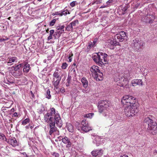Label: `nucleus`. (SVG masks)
<instances>
[{
  "label": "nucleus",
  "instance_id": "obj_6",
  "mask_svg": "<svg viewBox=\"0 0 157 157\" xmlns=\"http://www.w3.org/2000/svg\"><path fill=\"white\" fill-rule=\"evenodd\" d=\"M117 81H119V82L121 84L120 86H122L124 88H127L129 87L128 85L129 79L124 75V74L121 75V76L118 78Z\"/></svg>",
  "mask_w": 157,
  "mask_h": 157
},
{
  "label": "nucleus",
  "instance_id": "obj_60",
  "mask_svg": "<svg viewBox=\"0 0 157 157\" xmlns=\"http://www.w3.org/2000/svg\"><path fill=\"white\" fill-rule=\"evenodd\" d=\"M58 139H59V141H61V140H62V139H63V138H62V137L60 136V137H59L58 138Z\"/></svg>",
  "mask_w": 157,
  "mask_h": 157
},
{
  "label": "nucleus",
  "instance_id": "obj_61",
  "mask_svg": "<svg viewBox=\"0 0 157 157\" xmlns=\"http://www.w3.org/2000/svg\"><path fill=\"white\" fill-rule=\"evenodd\" d=\"M14 111V108H12L11 110V112H13Z\"/></svg>",
  "mask_w": 157,
  "mask_h": 157
},
{
  "label": "nucleus",
  "instance_id": "obj_28",
  "mask_svg": "<svg viewBox=\"0 0 157 157\" xmlns=\"http://www.w3.org/2000/svg\"><path fill=\"white\" fill-rule=\"evenodd\" d=\"M115 39H117L120 41H123L124 40L119 33L115 36Z\"/></svg>",
  "mask_w": 157,
  "mask_h": 157
},
{
  "label": "nucleus",
  "instance_id": "obj_13",
  "mask_svg": "<svg viewBox=\"0 0 157 157\" xmlns=\"http://www.w3.org/2000/svg\"><path fill=\"white\" fill-rule=\"evenodd\" d=\"M54 118L55 123L56 124L58 127L60 128L62 125V122L60 115L58 113H56L54 116Z\"/></svg>",
  "mask_w": 157,
  "mask_h": 157
},
{
  "label": "nucleus",
  "instance_id": "obj_41",
  "mask_svg": "<svg viewBox=\"0 0 157 157\" xmlns=\"http://www.w3.org/2000/svg\"><path fill=\"white\" fill-rule=\"evenodd\" d=\"M94 46H93V44H92V42L91 41H90L88 42V45L87 46V49L90 50L92 48L94 47Z\"/></svg>",
  "mask_w": 157,
  "mask_h": 157
},
{
  "label": "nucleus",
  "instance_id": "obj_49",
  "mask_svg": "<svg viewBox=\"0 0 157 157\" xmlns=\"http://www.w3.org/2000/svg\"><path fill=\"white\" fill-rule=\"evenodd\" d=\"M82 91L84 93H87L88 92V91L87 90H86L85 89H82Z\"/></svg>",
  "mask_w": 157,
  "mask_h": 157
},
{
  "label": "nucleus",
  "instance_id": "obj_22",
  "mask_svg": "<svg viewBox=\"0 0 157 157\" xmlns=\"http://www.w3.org/2000/svg\"><path fill=\"white\" fill-rule=\"evenodd\" d=\"M19 68H23V69H26L27 68H29V69L30 65L27 63H23L17 66V69H19Z\"/></svg>",
  "mask_w": 157,
  "mask_h": 157
},
{
  "label": "nucleus",
  "instance_id": "obj_34",
  "mask_svg": "<svg viewBox=\"0 0 157 157\" xmlns=\"http://www.w3.org/2000/svg\"><path fill=\"white\" fill-rule=\"evenodd\" d=\"M58 79H59L58 80H57L55 82H53V84L54 86L56 88L57 87V86L59 85V82H60V81L61 80V78H58Z\"/></svg>",
  "mask_w": 157,
  "mask_h": 157
},
{
  "label": "nucleus",
  "instance_id": "obj_36",
  "mask_svg": "<svg viewBox=\"0 0 157 157\" xmlns=\"http://www.w3.org/2000/svg\"><path fill=\"white\" fill-rule=\"evenodd\" d=\"M30 122V119L29 118H27L23 121L22 122V124L23 125H25Z\"/></svg>",
  "mask_w": 157,
  "mask_h": 157
},
{
  "label": "nucleus",
  "instance_id": "obj_58",
  "mask_svg": "<svg viewBox=\"0 0 157 157\" xmlns=\"http://www.w3.org/2000/svg\"><path fill=\"white\" fill-rule=\"evenodd\" d=\"M153 153L154 154V155H156V154H157V150H154L153 151Z\"/></svg>",
  "mask_w": 157,
  "mask_h": 157
},
{
  "label": "nucleus",
  "instance_id": "obj_43",
  "mask_svg": "<svg viewBox=\"0 0 157 157\" xmlns=\"http://www.w3.org/2000/svg\"><path fill=\"white\" fill-rule=\"evenodd\" d=\"M52 155L53 156V157H59V154L58 153L55 152L52 153Z\"/></svg>",
  "mask_w": 157,
  "mask_h": 157
},
{
  "label": "nucleus",
  "instance_id": "obj_16",
  "mask_svg": "<svg viewBox=\"0 0 157 157\" xmlns=\"http://www.w3.org/2000/svg\"><path fill=\"white\" fill-rule=\"evenodd\" d=\"M62 142L64 144H66V147L67 148H69L71 146V143L70 141V139L68 137L65 136L63 138Z\"/></svg>",
  "mask_w": 157,
  "mask_h": 157
},
{
  "label": "nucleus",
  "instance_id": "obj_42",
  "mask_svg": "<svg viewBox=\"0 0 157 157\" xmlns=\"http://www.w3.org/2000/svg\"><path fill=\"white\" fill-rule=\"evenodd\" d=\"M56 21V19H53L50 23V25L51 26H53L55 23Z\"/></svg>",
  "mask_w": 157,
  "mask_h": 157
},
{
  "label": "nucleus",
  "instance_id": "obj_5",
  "mask_svg": "<svg viewBox=\"0 0 157 157\" xmlns=\"http://www.w3.org/2000/svg\"><path fill=\"white\" fill-rule=\"evenodd\" d=\"M108 107V102L105 100H101L99 101L98 103V108L99 112L101 113L102 112L103 115L105 116H106L107 108Z\"/></svg>",
  "mask_w": 157,
  "mask_h": 157
},
{
  "label": "nucleus",
  "instance_id": "obj_11",
  "mask_svg": "<svg viewBox=\"0 0 157 157\" xmlns=\"http://www.w3.org/2000/svg\"><path fill=\"white\" fill-rule=\"evenodd\" d=\"M53 116L50 115L48 113H47L44 115V119L45 122L50 124L51 123H55Z\"/></svg>",
  "mask_w": 157,
  "mask_h": 157
},
{
  "label": "nucleus",
  "instance_id": "obj_40",
  "mask_svg": "<svg viewBox=\"0 0 157 157\" xmlns=\"http://www.w3.org/2000/svg\"><path fill=\"white\" fill-rule=\"evenodd\" d=\"M0 139H2L4 141H6V138L5 136L2 133H0Z\"/></svg>",
  "mask_w": 157,
  "mask_h": 157
},
{
  "label": "nucleus",
  "instance_id": "obj_47",
  "mask_svg": "<svg viewBox=\"0 0 157 157\" xmlns=\"http://www.w3.org/2000/svg\"><path fill=\"white\" fill-rule=\"evenodd\" d=\"M53 16H55V15H59L60 16V12L59 11L55 12V13H52Z\"/></svg>",
  "mask_w": 157,
  "mask_h": 157
},
{
  "label": "nucleus",
  "instance_id": "obj_19",
  "mask_svg": "<svg viewBox=\"0 0 157 157\" xmlns=\"http://www.w3.org/2000/svg\"><path fill=\"white\" fill-rule=\"evenodd\" d=\"M45 107L42 104H39L37 109V112L40 114H44L45 113Z\"/></svg>",
  "mask_w": 157,
  "mask_h": 157
},
{
  "label": "nucleus",
  "instance_id": "obj_29",
  "mask_svg": "<svg viewBox=\"0 0 157 157\" xmlns=\"http://www.w3.org/2000/svg\"><path fill=\"white\" fill-rule=\"evenodd\" d=\"M121 37L123 38V39H126L127 37L126 36V33L124 31H121L119 33Z\"/></svg>",
  "mask_w": 157,
  "mask_h": 157
},
{
  "label": "nucleus",
  "instance_id": "obj_37",
  "mask_svg": "<svg viewBox=\"0 0 157 157\" xmlns=\"http://www.w3.org/2000/svg\"><path fill=\"white\" fill-rule=\"evenodd\" d=\"M50 92L49 90H48L46 94V97L48 99H50L51 98V95L50 94Z\"/></svg>",
  "mask_w": 157,
  "mask_h": 157
},
{
  "label": "nucleus",
  "instance_id": "obj_18",
  "mask_svg": "<svg viewBox=\"0 0 157 157\" xmlns=\"http://www.w3.org/2000/svg\"><path fill=\"white\" fill-rule=\"evenodd\" d=\"M55 123H51L49 125L50 131L49 134L51 135L52 134L55 132L56 130V127H55Z\"/></svg>",
  "mask_w": 157,
  "mask_h": 157
},
{
  "label": "nucleus",
  "instance_id": "obj_20",
  "mask_svg": "<svg viewBox=\"0 0 157 157\" xmlns=\"http://www.w3.org/2000/svg\"><path fill=\"white\" fill-rule=\"evenodd\" d=\"M132 84L133 86H136L137 85H142V81L141 79H134L132 81Z\"/></svg>",
  "mask_w": 157,
  "mask_h": 157
},
{
  "label": "nucleus",
  "instance_id": "obj_24",
  "mask_svg": "<svg viewBox=\"0 0 157 157\" xmlns=\"http://www.w3.org/2000/svg\"><path fill=\"white\" fill-rule=\"evenodd\" d=\"M81 81L84 88H86L88 86V82L86 79L84 77L82 78Z\"/></svg>",
  "mask_w": 157,
  "mask_h": 157
},
{
  "label": "nucleus",
  "instance_id": "obj_54",
  "mask_svg": "<svg viewBox=\"0 0 157 157\" xmlns=\"http://www.w3.org/2000/svg\"><path fill=\"white\" fill-rule=\"evenodd\" d=\"M23 71L24 72L27 73L29 71V69H23Z\"/></svg>",
  "mask_w": 157,
  "mask_h": 157
},
{
  "label": "nucleus",
  "instance_id": "obj_53",
  "mask_svg": "<svg viewBox=\"0 0 157 157\" xmlns=\"http://www.w3.org/2000/svg\"><path fill=\"white\" fill-rule=\"evenodd\" d=\"M58 78H57L53 77V79H52V82H55L57 80H59Z\"/></svg>",
  "mask_w": 157,
  "mask_h": 157
},
{
  "label": "nucleus",
  "instance_id": "obj_26",
  "mask_svg": "<svg viewBox=\"0 0 157 157\" xmlns=\"http://www.w3.org/2000/svg\"><path fill=\"white\" fill-rule=\"evenodd\" d=\"M60 16H62L63 15H66L67 14H70L69 11L67 10H63L59 11Z\"/></svg>",
  "mask_w": 157,
  "mask_h": 157
},
{
  "label": "nucleus",
  "instance_id": "obj_2",
  "mask_svg": "<svg viewBox=\"0 0 157 157\" xmlns=\"http://www.w3.org/2000/svg\"><path fill=\"white\" fill-rule=\"evenodd\" d=\"M121 102L124 105H125V103H129L130 105L129 106L133 107H136V109H138L139 104L136 98L133 96L125 95L122 98Z\"/></svg>",
  "mask_w": 157,
  "mask_h": 157
},
{
  "label": "nucleus",
  "instance_id": "obj_48",
  "mask_svg": "<svg viewBox=\"0 0 157 157\" xmlns=\"http://www.w3.org/2000/svg\"><path fill=\"white\" fill-rule=\"evenodd\" d=\"M49 32V34H50L51 35H52L54 33V31L53 29L51 30Z\"/></svg>",
  "mask_w": 157,
  "mask_h": 157
},
{
  "label": "nucleus",
  "instance_id": "obj_46",
  "mask_svg": "<svg viewBox=\"0 0 157 157\" xmlns=\"http://www.w3.org/2000/svg\"><path fill=\"white\" fill-rule=\"evenodd\" d=\"M67 66V64L66 63H63L62 66V69H66Z\"/></svg>",
  "mask_w": 157,
  "mask_h": 157
},
{
  "label": "nucleus",
  "instance_id": "obj_38",
  "mask_svg": "<svg viewBox=\"0 0 157 157\" xmlns=\"http://www.w3.org/2000/svg\"><path fill=\"white\" fill-rule=\"evenodd\" d=\"M94 115V113H90L86 114H85L84 115V117L91 118Z\"/></svg>",
  "mask_w": 157,
  "mask_h": 157
},
{
  "label": "nucleus",
  "instance_id": "obj_32",
  "mask_svg": "<svg viewBox=\"0 0 157 157\" xmlns=\"http://www.w3.org/2000/svg\"><path fill=\"white\" fill-rule=\"evenodd\" d=\"M51 111L50 113H48L49 115L53 116H54L56 114V110L55 108H52L51 109Z\"/></svg>",
  "mask_w": 157,
  "mask_h": 157
},
{
  "label": "nucleus",
  "instance_id": "obj_4",
  "mask_svg": "<svg viewBox=\"0 0 157 157\" xmlns=\"http://www.w3.org/2000/svg\"><path fill=\"white\" fill-rule=\"evenodd\" d=\"M124 111L125 114L128 117L133 116L138 112V109L131 106L125 105Z\"/></svg>",
  "mask_w": 157,
  "mask_h": 157
},
{
  "label": "nucleus",
  "instance_id": "obj_35",
  "mask_svg": "<svg viewBox=\"0 0 157 157\" xmlns=\"http://www.w3.org/2000/svg\"><path fill=\"white\" fill-rule=\"evenodd\" d=\"M64 25H62L61 26H58L57 27V29L58 30H60L61 33H62L64 32Z\"/></svg>",
  "mask_w": 157,
  "mask_h": 157
},
{
  "label": "nucleus",
  "instance_id": "obj_1",
  "mask_svg": "<svg viewBox=\"0 0 157 157\" xmlns=\"http://www.w3.org/2000/svg\"><path fill=\"white\" fill-rule=\"evenodd\" d=\"M152 117L149 115L147 117H145L143 120V123L148 125L147 130L149 132L153 135L157 133V123L152 120Z\"/></svg>",
  "mask_w": 157,
  "mask_h": 157
},
{
  "label": "nucleus",
  "instance_id": "obj_63",
  "mask_svg": "<svg viewBox=\"0 0 157 157\" xmlns=\"http://www.w3.org/2000/svg\"><path fill=\"white\" fill-rule=\"evenodd\" d=\"M31 94H32V96H34V95L32 91H31Z\"/></svg>",
  "mask_w": 157,
  "mask_h": 157
},
{
  "label": "nucleus",
  "instance_id": "obj_9",
  "mask_svg": "<svg viewBox=\"0 0 157 157\" xmlns=\"http://www.w3.org/2000/svg\"><path fill=\"white\" fill-rule=\"evenodd\" d=\"M82 126V130L85 132H87L92 130L91 127L89 126L88 121L86 120H83L81 123Z\"/></svg>",
  "mask_w": 157,
  "mask_h": 157
},
{
  "label": "nucleus",
  "instance_id": "obj_8",
  "mask_svg": "<svg viewBox=\"0 0 157 157\" xmlns=\"http://www.w3.org/2000/svg\"><path fill=\"white\" fill-rule=\"evenodd\" d=\"M144 42L138 39H136L134 40L132 44V46L133 47L134 49L139 50L144 45Z\"/></svg>",
  "mask_w": 157,
  "mask_h": 157
},
{
  "label": "nucleus",
  "instance_id": "obj_44",
  "mask_svg": "<svg viewBox=\"0 0 157 157\" xmlns=\"http://www.w3.org/2000/svg\"><path fill=\"white\" fill-rule=\"evenodd\" d=\"M78 3L76 1H74L70 3V6L72 7H74L76 4H77Z\"/></svg>",
  "mask_w": 157,
  "mask_h": 157
},
{
  "label": "nucleus",
  "instance_id": "obj_33",
  "mask_svg": "<svg viewBox=\"0 0 157 157\" xmlns=\"http://www.w3.org/2000/svg\"><path fill=\"white\" fill-rule=\"evenodd\" d=\"M58 71V69H56L53 74V77L54 78H61L59 76V73Z\"/></svg>",
  "mask_w": 157,
  "mask_h": 157
},
{
  "label": "nucleus",
  "instance_id": "obj_52",
  "mask_svg": "<svg viewBox=\"0 0 157 157\" xmlns=\"http://www.w3.org/2000/svg\"><path fill=\"white\" fill-rule=\"evenodd\" d=\"M8 39V38L6 39H5L4 38H1V39H0V41L1 42H2L5 40H7Z\"/></svg>",
  "mask_w": 157,
  "mask_h": 157
},
{
  "label": "nucleus",
  "instance_id": "obj_62",
  "mask_svg": "<svg viewBox=\"0 0 157 157\" xmlns=\"http://www.w3.org/2000/svg\"><path fill=\"white\" fill-rule=\"evenodd\" d=\"M139 5H140V4H137V5H136V8H137L138 7H139Z\"/></svg>",
  "mask_w": 157,
  "mask_h": 157
},
{
  "label": "nucleus",
  "instance_id": "obj_56",
  "mask_svg": "<svg viewBox=\"0 0 157 157\" xmlns=\"http://www.w3.org/2000/svg\"><path fill=\"white\" fill-rule=\"evenodd\" d=\"M17 116V112L14 113L13 116V117H16Z\"/></svg>",
  "mask_w": 157,
  "mask_h": 157
},
{
  "label": "nucleus",
  "instance_id": "obj_27",
  "mask_svg": "<svg viewBox=\"0 0 157 157\" xmlns=\"http://www.w3.org/2000/svg\"><path fill=\"white\" fill-rule=\"evenodd\" d=\"M67 130L70 132H73L74 131L73 127L71 124H68L67 125Z\"/></svg>",
  "mask_w": 157,
  "mask_h": 157
},
{
  "label": "nucleus",
  "instance_id": "obj_55",
  "mask_svg": "<svg viewBox=\"0 0 157 157\" xmlns=\"http://www.w3.org/2000/svg\"><path fill=\"white\" fill-rule=\"evenodd\" d=\"M127 9V8L126 7H124L123 9H122V10L124 11H125Z\"/></svg>",
  "mask_w": 157,
  "mask_h": 157
},
{
  "label": "nucleus",
  "instance_id": "obj_3",
  "mask_svg": "<svg viewBox=\"0 0 157 157\" xmlns=\"http://www.w3.org/2000/svg\"><path fill=\"white\" fill-rule=\"evenodd\" d=\"M107 55L103 52H99L93 56L94 61L100 66L106 63Z\"/></svg>",
  "mask_w": 157,
  "mask_h": 157
},
{
  "label": "nucleus",
  "instance_id": "obj_10",
  "mask_svg": "<svg viewBox=\"0 0 157 157\" xmlns=\"http://www.w3.org/2000/svg\"><path fill=\"white\" fill-rule=\"evenodd\" d=\"M155 18L154 15L147 14L142 18L143 21L145 22L152 23Z\"/></svg>",
  "mask_w": 157,
  "mask_h": 157
},
{
  "label": "nucleus",
  "instance_id": "obj_21",
  "mask_svg": "<svg viewBox=\"0 0 157 157\" xmlns=\"http://www.w3.org/2000/svg\"><path fill=\"white\" fill-rule=\"evenodd\" d=\"M119 44L118 42H117L116 40H111L110 43L109 44V48L111 49H113L114 48V46L118 45Z\"/></svg>",
  "mask_w": 157,
  "mask_h": 157
},
{
  "label": "nucleus",
  "instance_id": "obj_64",
  "mask_svg": "<svg viewBox=\"0 0 157 157\" xmlns=\"http://www.w3.org/2000/svg\"><path fill=\"white\" fill-rule=\"evenodd\" d=\"M57 32L59 34H61V33H61V32L59 31H58Z\"/></svg>",
  "mask_w": 157,
  "mask_h": 157
},
{
  "label": "nucleus",
  "instance_id": "obj_14",
  "mask_svg": "<svg viewBox=\"0 0 157 157\" xmlns=\"http://www.w3.org/2000/svg\"><path fill=\"white\" fill-rule=\"evenodd\" d=\"M4 82L8 84L14 83V78L10 75L6 76V79H5L4 81Z\"/></svg>",
  "mask_w": 157,
  "mask_h": 157
},
{
  "label": "nucleus",
  "instance_id": "obj_50",
  "mask_svg": "<svg viewBox=\"0 0 157 157\" xmlns=\"http://www.w3.org/2000/svg\"><path fill=\"white\" fill-rule=\"evenodd\" d=\"M52 35H51L50 34H49V36L48 37V40H49L52 39Z\"/></svg>",
  "mask_w": 157,
  "mask_h": 157
},
{
  "label": "nucleus",
  "instance_id": "obj_30",
  "mask_svg": "<svg viewBox=\"0 0 157 157\" xmlns=\"http://www.w3.org/2000/svg\"><path fill=\"white\" fill-rule=\"evenodd\" d=\"M66 29L67 31H72L73 30V27L70 23L68 25L66 28Z\"/></svg>",
  "mask_w": 157,
  "mask_h": 157
},
{
  "label": "nucleus",
  "instance_id": "obj_45",
  "mask_svg": "<svg viewBox=\"0 0 157 157\" xmlns=\"http://www.w3.org/2000/svg\"><path fill=\"white\" fill-rule=\"evenodd\" d=\"M97 40L98 39L97 38H95L94 39L92 44H93V46H94V47H95L96 46V43L97 42Z\"/></svg>",
  "mask_w": 157,
  "mask_h": 157
},
{
  "label": "nucleus",
  "instance_id": "obj_7",
  "mask_svg": "<svg viewBox=\"0 0 157 157\" xmlns=\"http://www.w3.org/2000/svg\"><path fill=\"white\" fill-rule=\"evenodd\" d=\"M93 76L97 81L102 80L103 74L99 69H90Z\"/></svg>",
  "mask_w": 157,
  "mask_h": 157
},
{
  "label": "nucleus",
  "instance_id": "obj_17",
  "mask_svg": "<svg viewBox=\"0 0 157 157\" xmlns=\"http://www.w3.org/2000/svg\"><path fill=\"white\" fill-rule=\"evenodd\" d=\"M91 154L93 156L95 157H100L102 155V152L101 150L100 149L92 151Z\"/></svg>",
  "mask_w": 157,
  "mask_h": 157
},
{
  "label": "nucleus",
  "instance_id": "obj_39",
  "mask_svg": "<svg viewBox=\"0 0 157 157\" xmlns=\"http://www.w3.org/2000/svg\"><path fill=\"white\" fill-rule=\"evenodd\" d=\"M78 21L77 20H76L71 22L70 23L71 25H72L73 27H74L75 26L76 24H78Z\"/></svg>",
  "mask_w": 157,
  "mask_h": 157
},
{
  "label": "nucleus",
  "instance_id": "obj_25",
  "mask_svg": "<svg viewBox=\"0 0 157 157\" xmlns=\"http://www.w3.org/2000/svg\"><path fill=\"white\" fill-rule=\"evenodd\" d=\"M9 59V61L8 62V64L10 63H12L14 62L15 61H17V59L16 57H13L8 58Z\"/></svg>",
  "mask_w": 157,
  "mask_h": 157
},
{
  "label": "nucleus",
  "instance_id": "obj_51",
  "mask_svg": "<svg viewBox=\"0 0 157 157\" xmlns=\"http://www.w3.org/2000/svg\"><path fill=\"white\" fill-rule=\"evenodd\" d=\"M98 67L97 66L95 65H93L91 67L90 69H98Z\"/></svg>",
  "mask_w": 157,
  "mask_h": 157
},
{
  "label": "nucleus",
  "instance_id": "obj_23",
  "mask_svg": "<svg viewBox=\"0 0 157 157\" xmlns=\"http://www.w3.org/2000/svg\"><path fill=\"white\" fill-rule=\"evenodd\" d=\"M101 139L98 136H96L95 137L93 141L94 144H96L97 146H99L101 144Z\"/></svg>",
  "mask_w": 157,
  "mask_h": 157
},
{
  "label": "nucleus",
  "instance_id": "obj_57",
  "mask_svg": "<svg viewBox=\"0 0 157 157\" xmlns=\"http://www.w3.org/2000/svg\"><path fill=\"white\" fill-rule=\"evenodd\" d=\"M68 61L69 62H71V60H72V58H71V56H69V57H68Z\"/></svg>",
  "mask_w": 157,
  "mask_h": 157
},
{
  "label": "nucleus",
  "instance_id": "obj_15",
  "mask_svg": "<svg viewBox=\"0 0 157 157\" xmlns=\"http://www.w3.org/2000/svg\"><path fill=\"white\" fill-rule=\"evenodd\" d=\"M22 69H12L10 71L11 74L14 76L17 77L22 74Z\"/></svg>",
  "mask_w": 157,
  "mask_h": 157
},
{
  "label": "nucleus",
  "instance_id": "obj_31",
  "mask_svg": "<svg viewBox=\"0 0 157 157\" xmlns=\"http://www.w3.org/2000/svg\"><path fill=\"white\" fill-rule=\"evenodd\" d=\"M71 76L68 75V78L66 80L67 82L66 83V86H69L70 84L71 83Z\"/></svg>",
  "mask_w": 157,
  "mask_h": 157
},
{
  "label": "nucleus",
  "instance_id": "obj_12",
  "mask_svg": "<svg viewBox=\"0 0 157 157\" xmlns=\"http://www.w3.org/2000/svg\"><path fill=\"white\" fill-rule=\"evenodd\" d=\"M6 141L13 147H15L18 145V142L17 141L16 139L14 137H12L7 140L6 139Z\"/></svg>",
  "mask_w": 157,
  "mask_h": 157
},
{
  "label": "nucleus",
  "instance_id": "obj_59",
  "mask_svg": "<svg viewBox=\"0 0 157 157\" xmlns=\"http://www.w3.org/2000/svg\"><path fill=\"white\" fill-rule=\"evenodd\" d=\"M60 91L61 92H62V93H63L64 92H65V90L64 89H62L61 90H60Z\"/></svg>",
  "mask_w": 157,
  "mask_h": 157
}]
</instances>
